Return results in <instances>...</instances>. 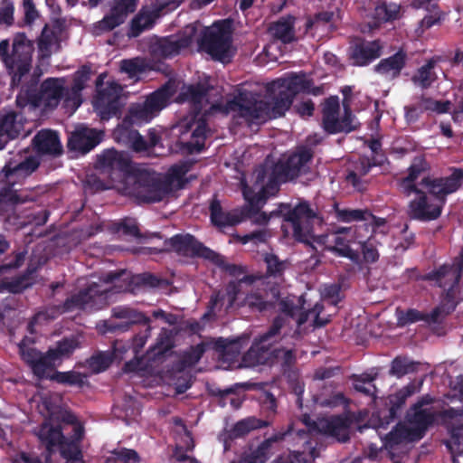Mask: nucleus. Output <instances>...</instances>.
<instances>
[{
	"label": "nucleus",
	"mask_w": 463,
	"mask_h": 463,
	"mask_svg": "<svg viewBox=\"0 0 463 463\" xmlns=\"http://www.w3.org/2000/svg\"><path fill=\"white\" fill-rule=\"evenodd\" d=\"M463 184V170L454 168L448 176L422 177L420 185L425 190L416 189L415 197L408 204L411 219L428 222L439 219L447 202V196L456 193Z\"/></svg>",
	"instance_id": "nucleus-1"
},
{
	"label": "nucleus",
	"mask_w": 463,
	"mask_h": 463,
	"mask_svg": "<svg viewBox=\"0 0 463 463\" xmlns=\"http://www.w3.org/2000/svg\"><path fill=\"white\" fill-rule=\"evenodd\" d=\"M166 280L152 273L145 272L131 278L129 284L103 288L98 283H91L87 288L66 298L61 305L63 313L76 309L96 311L107 307L109 298L115 293L126 291L131 285L136 288H156L166 285Z\"/></svg>",
	"instance_id": "nucleus-2"
},
{
	"label": "nucleus",
	"mask_w": 463,
	"mask_h": 463,
	"mask_svg": "<svg viewBox=\"0 0 463 463\" xmlns=\"http://www.w3.org/2000/svg\"><path fill=\"white\" fill-rule=\"evenodd\" d=\"M293 100L280 89L270 97V101L260 99L258 93L243 90L229 102V106L249 123H264L284 116Z\"/></svg>",
	"instance_id": "nucleus-3"
},
{
	"label": "nucleus",
	"mask_w": 463,
	"mask_h": 463,
	"mask_svg": "<svg viewBox=\"0 0 463 463\" xmlns=\"http://www.w3.org/2000/svg\"><path fill=\"white\" fill-rule=\"evenodd\" d=\"M273 216H283L284 221L291 224L293 237L297 241L306 244H311V241L326 244L328 235L316 236L314 234V222L318 220V216L307 202H300L293 208L288 204H280L269 214L260 211L253 215L252 222L267 225Z\"/></svg>",
	"instance_id": "nucleus-4"
},
{
	"label": "nucleus",
	"mask_w": 463,
	"mask_h": 463,
	"mask_svg": "<svg viewBox=\"0 0 463 463\" xmlns=\"http://www.w3.org/2000/svg\"><path fill=\"white\" fill-rule=\"evenodd\" d=\"M9 40L0 42V59L5 67L14 73L12 80L18 84L24 76L29 73L32 68L33 43L24 33L14 34L12 43V52H9Z\"/></svg>",
	"instance_id": "nucleus-5"
},
{
	"label": "nucleus",
	"mask_w": 463,
	"mask_h": 463,
	"mask_svg": "<svg viewBox=\"0 0 463 463\" xmlns=\"http://www.w3.org/2000/svg\"><path fill=\"white\" fill-rule=\"evenodd\" d=\"M128 194L142 203H157L169 194L170 186L146 169L137 168L125 184Z\"/></svg>",
	"instance_id": "nucleus-6"
},
{
	"label": "nucleus",
	"mask_w": 463,
	"mask_h": 463,
	"mask_svg": "<svg viewBox=\"0 0 463 463\" xmlns=\"http://www.w3.org/2000/svg\"><path fill=\"white\" fill-rule=\"evenodd\" d=\"M174 94V86L168 82L164 84L149 94L144 102L131 104L124 117L126 122L129 120L138 127L150 122L169 104Z\"/></svg>",
	"instance_id": "nucleus-7"
},
{
	"label": "nucleus",
	"mask_w": 463,
	"mask_h": 463,
	"mask_svg": "<svg viewBox=\"0 0 463 463\" xmlns=\"http://www.w3.org/2000/svg\"><path fill=\"white\" fill-rule=\"evenodd\" d=\"M96 168L112 183L126 184L136 167L128 155L114 148L104 150L97 157Z\"/></svg>",
	"instance_id": "nucleus-8"
},
{
	"label": "nucleus",
	"mask_w": 463,
	"mask_h": 463,
	"mask_svg": "<svg viewBox=\"0 0 463 463\" xmlns=\"http://www.w3.org/2000/svg\"><path fill=\"white\" fill-rule=\"evenodd\" d=\"M26 100H23L22 95L19 94L16 99L18 106H24L26 102L38 105L44 102L47 107L55 108L60 101L65 98V101L70 100L69 90L64 88L63 80L57 78H48L44 80L39 90L28 89L25 91Z\"/></svg>",
	"instance_id": "nucleus-9"
},
{
	"label": "nucleus",
	"mask_w": 463,
	"mask_h": 463,
	"mask_svg": "<svg viewBox=\"0 0 463 463\" xmlns=\"http://www.w3.org/2000/svg\"><path fill=\"white\" fill-rule=\"evenodd\" d=\"M279 309L286 317L295 319L298 326L304 325L309 317H313L314 327H323L331 320L329 317H320L324 311V305L321 302H317L312 308L307 307L304 295L298 298L297 303L289 297L281 298L279 301Z\"/></svg>",
	"instance_id": "nucleus-10"
},
{
	"label": "nucleus",
	"mask_w": 463,
	"mask_h": 463,
	"mask_svg": "<svg viewBox=\"0 0 463 463\" xmlns=\"http://www.w3.org/2000/svg\"><path fill=\"white\" fill-rule=\"evenodd\" d=\"M285 325V318L277 316L267 332L254 340L250 348L242 355V364L246 367H254L266 363L268 354L270 353L271 345L277 341L281 328Z\"/></svg>",
	"instance_id": "nucleus-11"
},
{
	"label": "nucleus",
	"mask_w": 463,
	"mask_h": 463,
	"mask_svg": "<svg viewBox=\"0 0 463 463\" xmlns=\"http://www.w3.org/2000/svg\"><path fill=\"white\" fill-rule=\"evenodd\" d=\"M111 317L122 321L106 320L103 323V331L109 333L127 332L134 325H143L146 326V331L151 330V319L143 312L128 306H117L111 310Z\"/></svg>",
	"instance_id": "nucleus-12"
},
{
	"label": "nucleus",
	"mask_w": 463,
	"mask_h": 463,
	"mask_svg": "<svg viewBox=\"0 0 463 463\" xmlns=\"http://www.w3.org/2000/svg\"><path fill=\"white\" fill-rule=\"evenodd\" d=\"M122 88L118 83L110 82L98 90L93 106L101 120H109L120 115Z\"/></svg>",
	"instance_id": "nucleus-13"
},
{
	"label": "nucleus",
	"mask_w": 463,
	"mask_h": 463,
	"mask_svg": "<svg viewBox=\"0 0 463 463\" xmlns=\"http://www.w3.org/2000/svg\"><path fill=\"white\" fill-rule=\"evenodd\" d=\"M167 243L178 254L203 258L214 264L222 263L219 253L204 246L191 234H175L167 241Z\"/></svg>",
	"instance_id": "nucleus-14"
},
{
	"label": "nucleus",
	"mask_w": 463,
	"mask_h": 463,
	"mask_svg": "<svg viewBox=\"0 0 463 463\" xmlns=\"http://www.w3.org/2000/svg\"><path fill=\"white\" fill-rule=\"evenodd\" d=\"M200 48L213 59L221 61L232 44L231 33L223 26L214 24L212 28H205L199 41Z\"/></svg>",
	"instance_id": "nucleus-15"
},
{
	"label": "nucleus",
	"mask_w": 463,
	"mask_h": 463,
	"mask_svg": "<svg viewBox=\"0 0 463 463\" xmlns=\"http://www.w3.org/2000/svg\"><path fill=\"white\" fill-rule=\"evenodd\" d=\"M353 420L344 414L331 415L312 421L316 432L338 443H345L350 439V429Z\"/></svg>",
	"instance_id": "nucleus-16"
},
{
	"label": "nucleus",
	"mask_w": 463,
	"mask_h": 463,
	"mask_svg": "<svg viewBox=\"0 0 463 463\" xmlns=\"http://www.w3.org/2000/svg\"><path fill=\"white\" fill-rule=\"evenodd\" d=\"M189 30L188 35H169L165 37H156L151 42L149 50L151 54L156 58H172L180 53L181 50L190 46L193 37L196 32L195 27H186Z\"/></svg>",
	"instance_id": "nucleus-17"
},
{
	"label": "nucleus",
	"mask_w": 463,
	"mask_h": 463,
	"mask_svg": "<svg viewBox=\"0 0 463 463\" xmlns=\"http://www.w3.org/2000/svg\"><path fill=\"white\" fill-rule=\"evenodd\" d=\"M208 131L207 120L201 116L181 127L179 143L189 154L200 153L204 148Z\"/></svg>",
	"instance_id": "nucleus-18"
},
{
	"label": "nucleus",
	"mask_w": 463,
	"mask_h": 463,
	"mask_svg": "<svg viewBox=\"0 0 463 463\" xmlns=\"http://www.w3.org/2000/svg\"><path fill=\"white\" fill-rule=\"evenodd\" d=\"M314 156L311 148L307 146L298 147L290 154L285 160H279L274 165L278 174H283L289 181L298 178L306 172L307 164Z\"/></svg>",
	"instance_id": "nucleus-19"
},
{
	"label": "nucleus",
	"mask_w": 463,
	"mask_h": 463,
	"mask_svg": "<svg viewBox=\"0 0 463 463\" xmlns=\"http://www.w3.org/2000/svg\"><path fill=\"white\" fill-rule=\"evenodd\" d=\"M462 416V410H457L452 407H449V409L443 410L439 412V417L445 424L450 436V439L444 441V444L453 456L456 454H463V445L461 443L463 437V424L452 422V420L458 421V417Z\"/></svg>",
	"instance_id": "nucleus-20"
},
{
	"label": "nucleus",
	"mask_w": 463,
	"mask_h": 463,
	"mask_svg": "<svg viewBox=\"0 0 463 463\" xmlns=\"http://www.w3.org/2000/svg\"><path fill=\"white\" fill-rule=\"evenodd\" d=\"M382 50L379 40H360L349 47L348 59L354 66H367L381 56Z\"/></svg>",
	"instance_id": "nucleus-21"
},
{
	"label": "nucleus",
	"mask_w": 463,
	"mask_h": 463,
	"mask_svg": "<svg viewBox=\"0 0 463 463\" xmlns=\"http://www.w3.org/2000/svg\"><path fill=\"white\" fill-rule=\"evenodd\" d=\"M138 1L113 0L109 13L99 22V28L109 32L124 24L128 15L136 11Z\"/></svg>",
	"instance_id": "nucleus-22"
},
{
	"label": "nucleus",
	"mask_w": 463,
	"mask_h": 463,
	"mask_svg": "<svg viewBox=\"0 0 463 463\" xmlns=\"http://www.w3.org/2000/svg\"><path fill=\"white\" fill-rule=\"evenodd\" d=\"M460 260L457 266L444 264L424 276L425 280L435 281L444 289H453L458 283L463 272V250L459 254Z\"/></svg>",
	"instance_id": "nucleus-23"
},
{
	"label": "nucleus",
	"mask_w": 463,
	"mask_h": 463,
	"mask_svg": "<svg viewBox=\"0 0 463 463\" xmlns=\"http://www.w3.org/2000/svg\"><path fill=\"white\" fill-rule=\"evenodd\" d=\"M102 140V132L88 127L77 128L68 138V148L85 155Z\"/></svg>",
	"instance_id": "nucleus-24"
},
{
	"label": "nucleus",
	"mask_w": 463,
	"mask_h": 463,
	"mask_svg": "<svg viewBox=\"0 0 463 463\" xmlns=\"http://www.w3.org/2000/svg\"><path fill=\"white\" fill-rule=\"evenodd\" d=\"M211 223L217 229L223 231L225 228L234 227L244 221L241 211L238 208L225 211L220 200L214 195L209 205Z\"/></svg>",
	"instance_id": "nucleus-25"
},
{
	"label": "nucleus",
	"mask_w": 463,
	"mask_h": 463,
	"mask_svg": "<svg viewBox=\"0 0 463 463\" xmlns=\"http://www.w3.org/2000/svg\"><path fill=\"white\" fill-rule=\"evenodd\" d=\"M32 146L39 156L56 157L63 151L58 133L51 129L40 130L32 139Z\"/></svg>",
	"instance_id": "nucleus-26"
},
{
	"label": "nucleus",
	"mask_w": 463,
	"mask_h": 463,
	"mask_svg": "<svg viewBox=\"0 0 463 463\" xmlns=\"http://www.w3.org/2000/svg\"><path fill=\"white\" fill-rule=\"evenodd\" d=\"M430 169L429 162L423 156H415L408 168V175L399 181V187L405 196H410L413 191L420 189L416 180Z\"/></svg>",
	"instance_id": "nucleus-27"
},
{
	"label": "nucleus",
	"mask_w": 463,
	"mask_h": 463,
	"mask_svg": "<svg viewBox=\"0 0 463 463\" xmlns=\"http://www.w3.org/2000/svg\"><path fill=\"white\" fill-rule=\"evenodd\" d=\"M408 61L405 51L400 49L394 54L382 59L374 67L373 71L388 80H394L401 75Z\"/></svg>",
	"instance_id": "nucleus-28"
},
{
	"label": "nucleus",
	"mask_w": 463,
	"mask_h": 463,
	"mask_svg": "<svg viewBox=\"0 0 463 463\" xmlns=\"http://www.w3.org/2000/svg\"><path fill=\"white\" fill-rule=\"evenodd\" d=\"M40 165V161L37 157L30 156L19 163L9 161L4 166L2 173L7 183L14 184L15 179L23 178L30 175Z\"/></svg>",
	"instance_id": "nucleus-29"
},
{
	"label": "nucleus",
	"mask_w": 463,
	"mask_h": 463,
	"mask_svg": "<svg viewBox=\"0 0 463 463\" xmlns=\"http://www.w3.org/2000/svg\"><path fill=\"white\" fill-rule=\"evenodd\" d=\"M313 80L308 79L305 72L290 73L288 77L280 78L272 82L273 86H277L292 99L298 93H305L309 87H312Z\"/></svg>",
	"instance_id": "nucleus-30"
},
{
	"label": "nucleus",
	"mask_w": 463,
	"mask_h": 463,
	"mask_svg": "<svg viewBox=\"0 0 463 463\" xmlns=\"http://www.w3.org/2000/svg\"><path fill=\"white\" fill-rule=\"evenodd\" d=\"M291 435H293V428L289 427L288 430L283 433H278L269 439H265L256 449H251L245 455V461L247 463H266L272 455L273 443Z\"/></svg>",
	"instance_id": "nucleus-31"
},
{
	"label": "nucleus",
	"mask_w": 463,
	"mask_h": 463,
	"mask_svg": "<svg viewBox=\"0 0 463 463\" xmlns=\"http://www.w3.org/2000/svg\"><path fill=\"white\" fill-rule=\"evenodd\" d=\"M372 170L369 156H360L357 160L351 163L346 170L345 181L355 190L363 192L366 188V183L362 179Z\"/></svg>",
	"instance_id": "nucleus-32"
},
{
	"label": "nucleus",
	"mask_w": 463,
	"mask_h": 463,
	"mask_svg": "<svg viewBox=\"0 0 463 463\" xmlns=\"http://www.w3.org/2000/svg\"><path fill=\"white\" fill-rule=\"evenodd\" d=\"M269 425L268 420L257 419L255 417H249L236 422L231 430L223 434V442L225 449L229 446V442L246 436L253 430L261 429Z\"/></svg>",
	"instance_id": "nucleus-33"
},
{
	"label": "nucleus",
	"mask_w": 463,
	"mask_h": 463,
	"mask_svg": "<svg viewBox=\"0 0 463 463\" xmlns=\"http://www.w3.org/2000/svg\"><path fill=\"white\" fill-rule=\"evenodd\" d=\"M303 440V450H293L289 452L288 463H313L316 458L318 457L319 452L317 447H314L313 440L306 439L308 438V433L306 430H293V434Z\"/></svg>",
	"instance_id": "nucleus-34"
},
{
	"label": "nucleus",
	"mask_w": 463,
	"mask_h": 463,
	"mask_svg": "<svg viewBox=\"0 0 463 463\" xmlns=\"http://www.w3.org/2000/svg\"><path fill=\"white\" fill-rule=\"evenodd\" d=\"M18 115L15 112H9L0 118V150L5 148L6 144L18 137L23 124L17 120Z\"/></svg>",
	"instance_id": "nucleus-35"
},
{
	"label": "nucleus",
	"mask_w": 463,
	"mask_h": 463,
	"mask_svg": "<svg viewBox=\"0 0 463 463\" xmlns=\"http://www.w3.org/2000/svg\"><path fill=\"white\" fill-rule=\"evenodd\" d=\"M414 412L409 416V428L414 434V438L420 440L425 435L428 428L431 426L435 420L434 414L426 409L414 407Z\"/></svg>",
	"instance_id": "nucleus-36"
},
{
	"label": "nucleus",
	"mask_w": 463,
	"mask_h": 463,
	"mask_svg": "<svg viewBox=\"0 0 463 463\" xmlns=\"http://www.w3.org/2000/svg\"><path fill=\"white\" fill-rule=\"evenodd\" d=\"M36 435L49 453L53 452L54 449L64 439L61 427L60 425L53 426L47 421L40 426Z\"/></svg>",
	"instance_id": "nucleus-37"
},
{
	"label": "nucleus",
	"mask_w": 463,
	"mask_h": 463,
	"mask_svg": "<svg viewBox=\"0 0 463 463\" xmlns=\"http://www.w3.org/2000/svg\"><path fill=\"white\" fill-rule=\"evenodd\" d=\"M210 87L203 83L192 84L179 94L177 100L178 102H190L196 113L199 114L202 110L203 101L206 99Z\"/></svg>",
	"instance_id": "nucleus-38"
},
{
	"label": "nucleus",
	"mask_w": 463,
	"mask_h": 463,
	"mask_svg": "<svg viewBox=\"0 0 463 463\" xmlns=\"http://www.w3.org/2000/svg\"><path fill=\"white\" fill-rule=\"evenodd\" d=\"M277 360L280 362L281 371L289 381L298 379V372L293 368L296 364V355L291 349L275 348L270 351Z\"/></svg>",
	"instance_id": "nucleus-39"
},
{
	"label": "nucleus",
	"mask_w": 463,
	"mask_h": 463,
	"mask_svg": "<svg viewBox=\"0 0 463 463\" xmlns=\"http://www.w3.org/2000/svg\"><path fill=\"white\" fill-rule=\"evenodd\" d=\"M80 346V343L76 337H64L58 341L54 347L49 348V351L57 364H61L64 359L70 358Z\"/></svg>",
	"instance_id": "nucleus-40"
},
{
	"label": "nucleus",
	"mask_w": 463,
	"mask_h": 463,
	"mask_svg": "<svg viewBox=\"0 0 463 463\" xmlns=\"http://www.w3.org/2000/svg\"><path fill=\"white\" fill-rule=\"evenodd\" d=\"M155 23V14L141 9L130 22L128 36L138 37L144 31L153 28Z\"/></svg>",
	"instance_id": "nucleus-41"
},
{
	"label": "nucleus",
	"mask_w": 463,
	"mask_h": 463,
	"mask_svg": "<svg viewBox=\"0 0 463 463\" xmlns=\"http://www.w3.org/2000/svg\"><path fill=\"white\" fill-rule=\"evenodd\" d=\"M340 105L337 96H330L325 99L322 109V124L326 132L329 133L339 116Z\"/></svg>",
	"instance_id": "nucleus-42"
},
{
	"label": "nucleus",
	"mask_w": 463,
	"mask_h": 463,
	"mask_svg": "<svg viewBox=\"0 0 463 463\" xmlns=\"http://www.w3.org/2000/svg\"><path fill=\"white\" fill-rule=\"evenodd\" d=\"M335 214L337 221L342 222H367L375 219V216L368 209L340 208L335 204Z\"/></svg>",
	"instance_id": "nucleus-43"
},
{
	"label": "nucleus",
	"mask_w": 463,
	"mask_h": 463,
	"mask_svg": "<svg viewBox=\"0 0 463 463\" xmlns=\"http://www.w3.org/2000/svg\"><path fill=\"white\" fill-rule=\"evenodd\" d=\"M174 347L172 337L166 331L159 334L154 345L150 346L146 352L147 360L156 361L165 357Z\"/></svg>",
	"instance_id": "nucleus-44"
},
{
	"label": "nucleus",
	"mask_w": 463,
	"mask_h": 463,
	"mask_svg": "<svg viewBox=\"0 0 463 463\" xmlns=\"http://www.w3.org/2000/svg\"><path fill=\"white\" fill-rule=\"evenodd\" d=\"M272 36L283 43H289L295 39L294 22L289 18H281L269 27Z\"/></svg>",
	"instance_id": "nucleus-45"
},
{
	"label": "nucleus",
	"mask_w": 463,
	"mask_h": 463,
	"mask_svg": "<svg viewBox=\"0 0 463 463\" xmlns=\"http://www.w3.org/2000/svg\"><path fill=\"white\" fill-rule=\"evenodd\" d=\"M243 195L248 203L240 210L241 211V214H243L244 220L246 218L251 219L253 215L257 214L264 206L268 196L261 191L257 194H251L246 190L243 191Z\"/></svg>",
	"instance_id": "nucleus-46"
},
{
	"label": "nucleus",
	"mask_w": 463,
	"mask_h": 463,
	"mask_svg": "<svg viewBox=\"0 0 463 463\" xmlns=\"http://www.w3.org/2000/svg\"><path fill=\"white\" fill-rule=\"evenodd\" d=\"M355 241L360 245L363 258L366 263H374L379 260L378 246L380 242L374 235L372 234L366 239L356 235Z\"/></svg>",
	"instance_id": "nucleus-47"
},
{
	"label": "nucleus",
	"mask_w": 463,
	"mask_h": 463,
	"mask_svg": "<svg viewBox=\"0 0 463 463\" xmlns=\"http://www.w3.org/2000/svg\"><path fill=\"white\" fill-rule=\"evenodd\" d=\"M213 349L216 352L220 353L223 357L233 360L241 353V338L229 340L222 337H219L213 342Z\"/></svg>",
	"instance_id": "nucleus-48"
},
{
	"label": "nucleus",
	"mask_w": 463,
	"mask_h": 463,
	"mask_svg": "<svg viewBox=\"0 0 463 463\" xmlns=\"http://www.w3.org/2000/svg\"><path fill=\"white\" fill-rule=\"evenodd\" d=\"M418 439L414 438L411 430L404 425H397L392 431H390L384 438V446L392 449L403 441H415Z\"/></svg>",
	"instance_id": "nucleus-49"
},
{
	"label": "nucleus",
	"mask_w": 463,
	"mask_h": 463,
	"mask_svg": "<svg viewBox=\"0 0 463 463\" xmlns=\"http://www.w3.org/2000/svg\"><path fill=\"white\" fill-rule=\"evenodd\" d=\"M57 365L59 364L53 356L50 354V351L48 350L46 353H43L40 355L31 367V370L39 379H50V375L47 373L53 370Z\"/></svg>",
	"instance_id": "nucleus-50"
},
{
	"label": "nucleus",
	"mask_w": 463,
	"mask_h": 463,
	"mask_svg": "<svg viewBox=\"0 0 463 463\" xmlns=\"http://www.w3.org/2000/svg\"><path fill=\"white\" fill-rule=\"evenodd\" d=\"M420 363L410 360L406 356H396L391 364L389 373L402 378V376L414 373L418 370Z\"/></svg>",
	"instance_id": "nucleus-51"
},
{
	"label": "nucleus",
	"mask_w": 463,
	"mask_h": 463,
	"mask_svg": "<svg viewBox=\"0 0 463 463\" xmlns=\"http://www.w3.org/2000/svg\"><path fill=\"white\" fill-rule=\"evenodd\" d=\"M436 61L433 59L429 60L424 65L418 69L417 72L412 76V81L422 89H428L436 80L433 69Z\"/></svg>",
	"instance_id": "nucleus-52"
},
{
	"label": "nucleus",
	"mask_w": 463,
	"mask_h": 463,
	"mask_svg": "<svg viewBox=\"0 0 463 463\" xmlns=\"http://www.w3.org/2000/svg\"><path fill=\"white\" fill-rule=\"evenodd\" d=\"M333 241L335 246L330 249L332 252L335 253L337 256L347 258L355 263L360 260L359 252L353 250L349 245L350 240L341 235H334Z\"/></svg>",
	"instance_id": "nucleus-53"
},
{
	"label": "nucleus",
	"mask_w": 463,
	"mask_h": 463,
	"mask_svg": "<svg viewBox=\"0 0 463 463\" xmlns=\"http://www.w3.org/2000/svg\"><path fill=\"white\" fill-rule=\"evenodd\" d=\"M86 375L76 371L60 372L55 371L50 375V380L67 386L82 387L85 383Z\"/></svg>",
	"instance_id": "nucleus-54"
},
{
	"label": "nucleus",
	"mask_w": 463,
	"mask_h": 463,
	"mask_svg": "<svg viewBox=\"0 0 463 463\" xmlns=\"http://www.w3.org/2000/svg\"><path fill=\"white\" fill-rule=\"evenodd\" d=\"M91 69L89 65H82L76 72L71 88V94L75 109L80 105V92L84 89L85 83L90 80Z\"/></svg>",
	"instance_id": "nucleus-55"
},
{
	"label": "nucleus",
	"mask_w": 463,
	"mask_h": 463,
	"mask_svg": "<svg viewBox=\"0 0 463 463\" xmlns=\"http://www.w3.org/2000/svg\"><path fill=\"white\" fill-rule=\"evenodd\" d=\"M28 201L27 196H23L14 190L12 185H5L0 190V211L6 210L9 206H15Z\"/></svg>",
	"instance_id": "nucleus-56"
},
{
	"label": "nucleus",
	"mask_w": 463,
	"mask_h": 463,
	"mask_svg": "<svg viewBox=\"0 0 463 463\" xmlns=\"http://www.w3.org/2000/svg\"><path fill=\"white\" fill-rule=\"evenodd\" d=\"M264 262L266 264V276L273 279H280L287 268V263L280 260L274 253H266L264 255Z\"/></svg>",
	"instance_id": "nucleus-57"
},
{
	"label": "nucleus",
	"mask_w": 463,
	"mask_h": 463,
	"mask_svg": "<svg viewBox=\"0 0 463 463\" xmlns=\"http://www.w3.org/2000/svg\"><path fill=\"white\" fill-rule=\"evenodd\" d=\"M135 126L136 125L129 120L126 122V118H123L121 123L118 125L113 132L116 141L128 146L134 139L137 133H138V131L134 128Z\"/></svg>",
	"instance_id": "nucleus-58"
},
{
	"label": "nucleus",
	"mask_w": 463,
	"mask_h": 463,
	"mask_svg": "<svg viewBox=\"0 0 463 463\" xmlns=\"http://www.w3.org/2000/svg\"><path fill=\"white\" fill-rule=\"evenodd\" d=\"M34 341L28 337L24 336L22 341L18 344L19 354L22 360L31 368L33 364L36 362V360L43 354L39 350L34 347L30 346L33 345Z\"/></svg>",
	"instance_id": "nucleus-59"
},
{
	"label": "nucleus",
	"mask_w": 463,
	"mask_h": 463,
	"mask_svg": "<svg viewBox=\"0 0 463 463\" xmlns=\"http://www.w3.org/2000/svg\"><path fill=\"white\" fill-rule=\"evenodd\" d=\"M401 5L392 1H383L375 8L376 16L384 21H392L398 18Z\"/></svg>",
	"instance_id": "nucleus-60"
},
{
	"label": "nucleus",
	"mask_w": 463,
	"mask_h": 463,
	"mask_svg": "<svg viewBox=\"0 0 463 463\" xmlns=\"http://www.w3.org/2000/svg\"><path fill=\"white\" fill-rule=\"evenodd\" d=\"M451 102L449 100H435L431 98H422L419 103L420 112L432 111L438 114H444L449 111Z\"/></svg>",
	"instance_id": "nucleus-61"
},
{
	"label": "nucleus",
	"mask_w": 463,
	"mask_h": 463,
	"mask_svg": "<svg viewBox=\"0 0 463 463\" xmlns=\"http://www.w3.org/2000/svg\"><path fill=\"white\" fill-rule=\"evenodd\" d=\"M289 180L284 177L283 174H278L276 166L273 165L269 175L268 182L264 186L261 187L260 191L264 194H267L269 198L270 195H275L279 192V186L282 183H286Z\"/></svg>",
	"instance_id": "nucleus-62"
},
{
	"label": "nucleus",
	"mask_w": 463,
	"mask_h": 463,
	"mask_svg": "<svg viewBox=\"0 0 463 463\" xmlns=\"http://www.w3.org/2000/svg\"><path fill=\"white\" fill-rule=\"evenodd\" d=\"M58 447L61 456L67 460L78 461L82 458L80 446L75 441L67 440L64 437L63 441H61Z\"/></svg>",
	"instance_id": "nucleus-63"
},
{
	"label": "nucleus",
	"mask_w": 463,
	"mask_h": 463,
	"mask_svg": "<svg viewBox=\"0 0 463 463\" xmlns=\"http://www.w3.org/2000/svg\"><path fill=\"white\" fill-rule=\"evenodd\" d=\"M138 461L139 457L136 450L123 449L114 452L113 456L109 457L105 463H137Z\"/></svg>",
	"instance_id": "nucleus-64"
}]
</instances>
